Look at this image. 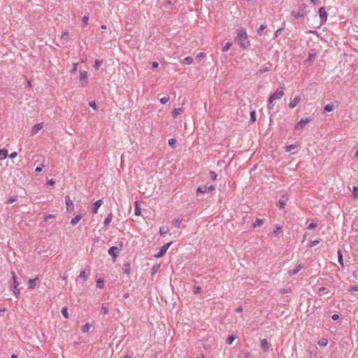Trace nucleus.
I'll use <instances>...</instances> for the list:
<instances>
[{"instance_id": "nucleus-1", "label": "nucleus", "mask_w": 358, "mask_h": 358, "mask_svg": "<svg viewBox=\"0 0 358 358\" xmlns=\"http://www.w3.org/2000/svg\"><path fill=\"white\" fill-rule=\"evenodd\" d=\"M236 41L243 49H247L250 46V41L245 29H241L236 36Z\"/></svg>"}, {"instance_id": "nucleus-2", "label": "nucleus", "mask_w": 358, "mask_h": 358, "mask_svg": "<svg viewBox=\"0 0 358 358\" xmlns=\"http://www.w3.org/2000/svg\"><path fill=\"white\" fill-rule=\"evenodd\" d=\"M284 94L285 93L283 88H278L273 94L270 95L268 99V110H272L275 105V101L280 100L284 96Z\"/></svg>"}, {"instance_id": "nucleus-3", "label": "nucleus", "mask_w": 358, "mask_h": 358, "mask_svg": "<svg viewBox=\"0 0 358 358\" xmlns=\"http://www.w3.org/2000/svg\"><path fill=\"white\" fill-rule=\"evenodd\" d=\"M306 6L305 4H301L299 7V10H297V12L294 11V10L292 11L291 15L294 19H299L300 17H303L306 14Z\"/></svg>"}, {"instance_id": "nucleus-4", "label": "nucleus", "mask_w": 358, "mask_h": 358, "mask_svg": "<svg viewBox=\"0 0 358 358\" xmlns=\"http://www.w3.org/2000/svg\"><path fill=\"white\" fill-rule=\"evenodd\" d=\"M11 275H12V280H13V283L10 286L11 289H12L13 292L14 293V294L15 296H18L20 295V290L17 288L19 283L17 282V276L14 271L11 272Z\"/></svg>"}, {"instance_id": "nucleus-5", "label": "nucleus", "mask_w": 358, "mask_h": 358, "mask_svg": "<svg viewBox=\"0 0 358 358\" xmlns=\"http://www.w3.org/2000/svg\"><path fill=\"white\" fill-rule=\"evenodd\" d=\"M309 122L310 119L308 117L301 119L299 122H297L295 124V130L301 131Z\"/></svg>"}, {"instance_id": "nucleus-6", "label": "nucleus", "mask_w": 358, "mask_h": 358, "mask_svg": "<svg viewBox=\"0 0 358 358\" xmlns=\"http://www.w3.org/2000/svg\"><path fill=\"white\" fill-rule=\"evenodd\" d=\"M171 244H172V243H171V242L164 244V245L160 248V250H159V252H157V254H155V257H156V258H160V257H163V256L166 254V252L167 250L169 249V248L170 247V245H171Z\"/></svg>"}, {"instance_id": "nucleus-7", "label": "nucleus", "mask_w": 358, "mask_h": 358, "mask_svg": "<svg viewBox=\"0 0 358 358\" xmlns=\"http://www.w3.org/2000/svg\"><path fill=\"white\" fill-rule=\"evenodd\" d=\"M319 15H320V22L322 24L327 21V13L325 10L324 8H323V7L320 8Z\"/></svg>"}, {"instance_id": "nucleus-8", "label": "nucleus", "mask_w": 358, "mask_h": 358, "mask_svg": "<svg viewBox=\"0 0 358 358\" xmlns=\"http://www.w3.org/2000/svg\"><path fill=\"white\" fill-rule=\"evenodd\" d=\"M65 201L66 205V210L68 212H72L74 210V205L69 196L65 197Z\"/></svg>"}, {"instance_id": "nucleus-9", "label": "nucleus", "mask_w": 358, "mask_h": 358, "mask_svg": "<svg viewBox=\"0 0 358 358\" xmlns=\"http://www.w3.org/2000/svg\"><path fill=\"white\" fill-rule=\"evenodd\" d=\"M119 251L120 250L118 249V248L115 246H113L109 248L108 254L113 257L114 261H115Z\"/></svg>"}, {"instance_id": "nucleus-10", "label": "nucleus", "mask_w": 358, "mask_h": 358, "mask_svg": "<svg viewBox=\"0 0 358 358\" xmlns=\"http://www.w3.org/2000/svg\"><path fill=\"white\" fill-rule=\"evenodd\" d=\"M103 204V201L101 199H99L95 201L92 206V213L93 214H96L98 212L99 208Z\"/></svg>"}, {"instance_id": "nucleus-11", "label": "nucleus", "mask_w": 358, "mask_h": 358, "mask_svg": "<svg viewBox=\"0 0 358 358\" xmlns=\"http://www.w3.org/2000/svg\"><path fill=\"white\" fill-rule=\"evenodd\" d=\"M303 268V265L302 264H299L294 268L290 269L288 271V274L290 276H293L296 275L302 268Z\"/></svg>"}, {"instance_id": "nucleus-12", "label": "nucleus", "mask_w": 358, "mask_h": 358, "mask_svg": "<svg viewBox=\"0 0 358 358\" xmlns=\"http://www.w3.org/2000/svg\"><path fill=\"white\" fill-rule=\"evenodd\" d=\"M301 101L300 96H296L289 103V108L291 109L294 108Z\"/></svg>"}, {"instance_id": "nucleus-13", "label": "nucleus", "mask_w": 358, "mask_h": 358, "mask_svg": "<svg viewBox=\"0 0 358 358\" xmlns=\"http://www.w3.org/2000/svg\"><path fill=\"white\" fill-rule=\"evenodd\" d=\"M88 73L86 71H82L80 73V80L83 82L82 85L83 87L85 86L87 84Z\"/></svg>"}, {"instance_id": "nucleus-14", "label": "nucleus", "mask_w": 358, "mask_h": 358, "mask_svg": "<svg viewBox=\"0 0 358 358\" xmlns=\"http://www.w3.org/2000/svg\"><path fill=\"white\" fill-rule=\"evenodd\" d=\"M43 128V123H38L35 124L31 130V134L33 135L36 134L39 131H41Z\"/></svg>"}, {"instance_id": "nucleus-15", "label": "nucleus", "mask_w": 358, "mask_h": 358, "mask_svg": "<svg viewBox=\"0 0 358 358\" xmlns=\"http://www.w3.org/2000/svg\"><path fill=\"white\" fill-rule=\"evenodd\" d=\"M260 345L264 352H267L268 350V342L266 338L260 340Z\"/></svg>"}, {"instance_id": "nucleus-16", "label": "nucleus", "mask_w": 358, "mask_h": 358, "mask_svg": "<svg viewBox=\"0 0 358 358\" xmlns=\"http://www.w3.org/2000/svg\"><path fill=\"white\" fill-rule=\"evenodd\" d=\"M37 280H38L37 278L30 279L28 282V288L30 289H34L36 286Z\"/></svg>"}, {"instance_id": "nucleus-17", "label": "nucleus", "mask_w": 358, "mask_h": 358, "mask_svg": "<svg viewBox=\"0 0 358 358\" xmlns=\"http://www.w3.org/2000/svg\"><path fill=\"white\" fill-rule=\"evenodd\" d=\"M183 111H184V109L182 108H175L172 111V116L173 117H176L178 115H181L183 113Z\"/></svg>"}, {"instance_id": "nucleus-18", "label": "nucleus", "mask_w": 358, "mask_h": 358, "mask_svg": "<svg viewBox=\"0 0 358 358\" xmlns=\"http://www.w3.org/2000/svg\"><path fill=\"white\" fill-rule=\"evenodd\" d=\"M82 215H76L71 220V224L73 226H75L77 224L80 220L82 219Z\"/></svg>"}, {"instance_id": "nucleus-19", "label": "nucleus", "mask_w": 358, "mask_h": 358, "mask_svg": "<svg viewBox=\"0 0 358 358\" xmlns=\"http://www.w3.org/2000/svg\"><path fill=\"white\" fill-rule=\"evenodd\" d=\"M264 221L262 219L257 218L255 222L252 223V227L254 228L261 227L264 224Z\"/></svg>"}, {"instance_id": "nucleus-20", "label": "nucleus", "mask_w": 358, "mask_h": 358, "mask_svg": "<svg viewBox=\"0 0 358 358\" xmlns=\"http://www.w3.org/2000/svg\"><path fill=\"white\" fill-rule=\"evenodd\" d=\"M337 258H338V263L342 266V268H344L345 266H344L343 255H342V254L341 253L340 251L337 252Z\"/></svg>"}, {"instance_id": "nucleus-21", "label": "nucleus", "mask_w": 358, "mask_h": 358, "mask_svg": "<svg viewBox=\"0 0 358 358\" xmlns=\"http://www.w3.org/2000/svg\"><path fill=\"white\" fill-rule=\"evenodd\" d=\"M8 155V152L6 149H1L0 150V159L3 160L5 159Z\"/></svg>"}, {"instance_id": "nucleus-22", "label": "nucleus", "mask_w": 358, "mask_h": 358, "mask_svg": "<svg viewBox=\"0 0 358 358\" xmlns=\"http://www.w3.org/2000/svg\"><path fill=\"white\" fill-rule=\"evenodd\" d=\"M207 191V187L203 186V187H199L196 189V195L199 196V194H202L205 193Z\"/></svg>"}, {"instance_id": "nucleus-23", "label": "nucleus", "mask_w": 358, "mask_h": 358, "mask_svg": "<svg viewBox=\"0 0 358 358\" xmlns=\"http://www.w3.org/2000/svg\"><path fill=\"white\" fill-rule=\"evenodd\" d=\"M131 266L129 263H125L123 266V271L124 272L129 275L130 273Z\"/></svg>"}, {"instance_id": "nucleus-24", "label": "nucleus", "mask_w": 358, "mask_h": 358, "mask_svg": "<svg viewBox=\"0 0 358 358\" xmlns=\"http://www.w3.org/2000/svg\"><path fill=\"white\" fill-rule=\"evenodd\" d=\"M358 198V187L357 186H354L352 187V199H356Z\"/></svg>"}, {"instance_id": "nucleus-25", "label": "nucleus", "mask_w": 358, "mask_h": 358, "mask_svg": "<svg viewBox=\"0 0 358 358\" xmlns=\"http://www.w3.org/2000/svg\"><path fill=\"white\" fill-rule=\"evenodd\" d=\"M169 231V229L167 227H161L159 228V234L161 236H164L165 234H166Z\"/></svg>"}, {"instance_id": "nucleus-26", "label": "nucleus", "mask_w": 358, "mask_h": 358, "mask_svg": "<svg viewBox=\"0 0 358 358\" xmlns=\"http://www.w3.org/2000/svg\"><path fill=\"white\" fill-rule=\"evenodd\" d=\"M90 271L87 273L85 271H82L80 273V278H82L84 281L86 280L87 276L89 275Z\"/></svg>"}, {"instance_id": "nucleus-27", "label": "nucleus", "mask_w": 358, "mask_h": 358, "mask_svg": "<svg viewBox=\"0 0 358 358\" xmlns=\"http://www.w3.org/2000/svg\"><path fill=\"white\" fill-rule=\"evenodd\" d=\"M285 206V201H283L282 199H280L277 203L278 208L280 209H283Z\"/></svg>"}, {"instance_id": "nucleus-28", "label": "nucleus", "mask_w": 358, "mask_h": 358, "mask_svg": "<svg viewBox=\"0 0 358 358\" xmlns=\"http://www.w3.org/2000/svg\"><path fill=\"white\" fill-rule=\"evenodd\" d=\"M270 70H271V69L268 67H262L258 70L257 74L261 75L265 72L269 71Z\"/></svg>"}, {"instance_id": "nucleus-29", "label": "nucleus", "mask_w": 358, "mask_h": 358, "mask_svg": "<svg viewBox=\"0 0 358 358\" xmlns=\"http://www.w3.org/2000/svg\"><path fill=\"white\" fill-rule=\"evenodd\" d=\"M266 24H261L257 29V34L261 36L263 34L264 30L266 28Z\"/></svg>"}, {"instance_id": "nucleus-30", "label": "nucleus", "mask_w": 358, "mask_h": 358, "mask_svg": "<svg viewBox=\"0 0 358 358\" xmlns=\"http://www.w3.org/2000/svg\"><path fill=\"white\" fill-rule=\"evenodd\" d=\"M232 43L231 42H227L224 45V48H222V52H227L231 47Z\"/></svg>"}, {"instance_id": "nucleus-31", "label": "nucleus", "mask_w": 358, "mask_h": 358, "mask_svg": "<svg viewBox=\"0 0 358 358\" xmlns=\"http://www.w3.org/2000/svg\"><path fill=\"white\" fill-rule=\"evenodd\" d=\"M236 339V337L234 335L229 336L227 339V343L228 345H231L234 341Z\"/></svg>"}, {"instance_id": "nucleus-32", "label": "nucleus", "mask_w": 358, "mask_h": 358, "mask_svg": "<svg viewBox=\"0 0 358 358\" xmlns=\"http://www.w3.org/2000/svg\"><path fill=\"white\" fill-rule=\"evenodd\" d=\"M318 345L320 347H324L327 345V340L325 338H322L318 341Z\"/></svg>"}, {"instance_id": "nucleus-33", "label": "nucleus", "mask_w": 358, "mask_h": 358, "mask_svg": "<svg viewBox=\"0 0 358 358\" xmlns=\"http://www.w3.org/2000/svg\"><path fill=\"white\" fill-rule=\"evenodd\" d=\"M333 110H334V106H333V105H331V104H327L324 108V112H331Z\"/></svg>"}, {"instance_id": "nucleus-34", "label": "nucleus", "mask_w": 358, "mask_h": 358, "mask_svg": "<svg viewBox=\"0 0 358 358\" xmlns=\"http://www.w3.org/2000/svg\"><path fill=\"white\" fill-rule=\"evenodd\" d=\"M134 213H135L136 215H139L141 214V209H140V207H139V205H138V202L135 203Z\"/></svg>"}, {"instance_id": "nucleus-35", "label": "nucleus", "mask_w": 358, "mask_h": 358, "mask_svg": "<svg viewBox=\"0 0 358 358\" xmlns=\"http://www.w3.org/2000/svg\"><path fill=\"white\" fill-rule=\"evenodd\" d=\"M180 223H181V220L179 219V218H176L173 220V225L177 227V228H179L180 227Z\"/></svg>"}, {"instance_id": "nucleus-36", "label": "nucleus", "mask_w": 358, "mask_h": 358, "mask_svg": "<svg viewBox=\"0 0 358 358\" xmlns=\"http://www.w3.org/2000/svg\"><path fill=\"white\" fill-rule=\"evenodd\" d=\"M61 313L62 314V315L65 317V318H68L69 317V313H68V310H67V308L66 307H64L62 308V310H61Z\"/></svg>"}, {"instance_id": "nucleus-37", "label": "nucleus", "mask_w": 358, "mask_h": 358, "mask_svg": "<svg viewBox=\"0 0 358 358\" xmlns=\"http://www.w3.org/2000/svg\"><path fill=\"white\" fill-rule=\"evenodd\" d=\"M90 328H91V325L90 324L87 323L83 326L82 331L83 333H87L90 331Z\"/></svg>"}, {"instance_id": "nucleus-38", "label": "nucleus", "mask_w": 358, "mask_h": 358, "mask_svg": "<svg viewBox=\"0 0 358 358\" xmlns=\"http://www.w3.org/2000/svg\"><path fill=\"white\" fill-rule=\"evenodd\" d=\"M169 96H165L159 99V101L162 104H166L169 101Z\"/></svg>"}, {"instance_id": "nucleus-39", "label": "nucleus", "mask_w": 358, "mask_h": 358, "mask_svg": "<svg viewBox=\"0 0 358 358\" xmlns=\"http://www.w3.org/2000/svg\"><path fill=\"white\" fill-rule=\"evenodd\" d=\"M111 220H112V214H111V213H110V214L107 216V217L105 219V220H104V224H105V225H108V224H109L110 223Z\"/></svg>"}, {"instance_id": "nucleus-40", "label": "nucleus", "mask_w": 358, "mask_h": 358, "mask_svg": "<svg viewBox=\"0 0 358 358\" xmlns=\"http://www.w3.org/2000/svg\"><path fill=\"white\" fill-rule=\"evenodd\" d=\"M281 231H282V227L280 225H276L273 230V233L275 234H278L281 233Z\"/></svg>"}, {"instance_id": "nucleus-41", "label": "nucleus", "mask_w": 358, "mask_h": 358, "mask_svg": "<svg viewBox=\"0 0 358 358\" xmlns=\"http://www.w3.org/2000/svg\"><path fill=\"white\" fill-rule=\"evenodd\" d=\"M96 286L99 288L102 289L103 287V280L102 279L99 278L96 280Z\"/></svg>"}, {"instance_id": "nucleus-42", "label": "nucleus", "mask_w": 358, "mask_h": 358, "mask_svg": "<svg viewBox=\"0 0 358 358\" xmlns=\"http://www.w3.org/2000/svg\"><path fill=\"white\" fill-rule=\"evenodd\" d=\"M250 120L252 122H255L256 121V113L255 110H252L250 112Z\"/></svg>"}, {"instance_id": "nucleus-43", "label": "nucleus", "mask_w": 358, "mask_h": 358, "mask_svg": "<svg viewBox=\"0 0 358 358\" xmlns=\"http://www.w3.org/2000/svg\"><path fill=\"white\" fill-rule=\"evenodd\" d=\"M296 148V146L294 145H289L285 146V150L286 152H290L291 150Z\"/></svg>"}, {"instance_id": "nucleus-44", "label": "nucleus", "mask_w": 358, "mask_h": 358, "mask_svg": "<svg viewBox=\"0 0 358 358\" xmlns=\"http://www.w3.org/2000/svg\"><path fill=\"white\" fill-rule=\"evenodd\" d=\"M184 62L187 64H191L193 62V59L191 57H187L184 59Z\"/></svg>"}, {"instance_id": "nucleus-45", "label": "nucleus", "mask_w": 358, "mask_h": 358, "mask_svg": "<svg viewBox=\"0 0 358 358\" xmlns=\"http://www.w3.org/2000/svg\"><path fill=\"white\" fill-rule=\"evenodd\" d=\"M101 64H102V62L96 59L94 62V68L96 69H99Z\"/></svg>"}, {"instance_id": "nucleus-46", "label": "nucleus", "mask_w": 358, "mask_h": 358, "mask_svg": "<svg viewBox=\"0 0 358 358\" xmlns=\"http://www.w3.org/2000/svg\"><path fill=\"white\" fill-rule=\"evenodd\" d=\"M169 145L171 147V148H175V144H176V140L174 138H170L169 139Z\"/></svg>"}, {"instance_id": "nucleus-47", "label": "nucleus", "mask_w": 358, "mask_h": 358, "mask_svg": "<svg viewBox=\"0 0 358 358\" xmlns=\"http://www.w3.org/2000/svg\"><path fill=\"white\" fill-rule=\"evenodd\" d=\"M319 243H320L319 241H317V240L313 241L310 242L308 247H310V248L314 247V246L317 245Z\"/></svg>"}, {"instance_id": "nucleus-48", "label": "nucleus", "mask_w": 358, "mask_h": 358, "mask_svg": "<svg viewBox=\"0 0 358 358\" xmlns=\"http://www.w3.org/2000/svg\"><path fill=\"white\" fill-rule=\"evenodd\" d=\"M83 24L84 26H86L87 24H88V20H89V17L88 16H86L85 15L83 17Z\"/></svg>"}, {"instance_id": "nucleus-49", "label": "nucleus", "mask_w": 358, "mask_h": 358, "mask_svg": "<svg viewBox=\"0 0 358 358\" xmlns=\"http://www.w3.org/2000/svg\"><path fill=\"white\" fill-rule=\"evenodd\" d=\"M89 105L91 108H92L94 110H97V106L95 101H90L89 103Z\"/></svg>"}, {"instance_id": "nucleus-50", "label": "nucleus", "mask_w": 358, "mask_h": 358, "mask_svg": "<svg viewBox=\"0 0 358 358\" xmlns=\"http://www.w3.org/2000/svg\"><path fill=\"white\" fill-rule=\"evenodd\" d=\"M101 312L103 315H107L108 311V308L105 306V305H102V307H101Z\"/></svg>"}, {"instance_id": "nucleus-51", "label": "nucleus", "mask_w": 358, "mask_h": 358, "mask_svg": "<svg viewBox=\"0 0 358 358\" xmlns=\"http://www.w3.org/2000/svg\"><path fill=\"white\" fill-rule=\"evenodd\" d=\"M159 266L156 264V265H154L152 268V274H155L159 269Z\"/></svg>"}, {"instance_id": "nucleus-52", "label": "nucleus", "mask_w": 358, "mask_h": 358, "mask_svg": "<svg viewBox=\"0 0 358 358\" xmlns=\"http://www.w3.org/2000/svg\"><path fill=\"white\" fill-rule=\"evenodd\" d=\"M55 215L52 214H48L44 217V220L48 221L49 219L54 218Z\"/></svg>"}, {"instance_id": "nucleus-53", "label": "nucleus", "mask_w": 358, "mask_h": 358, "mask_svg": "<svg viewBox=\"0 0 358 358\" xmlns=\"http://www.w3.org/2000/svg\"><path fill=\"white\" fill-rule=\"evenodd\" d=\"M317 227V224L314 222H311L308 226V229H312Z\"/></svg>"}, {"instance_id": "nucleus-54", "label": "nucleus", "mask_w": 358, "mask_h": 358, "mask_svg": "<svg viewBox=\"0 0 358 358\" xmlns=\"http://www.w3.org/2000/svg\"><path fill=\"white\" fill-rule=\"evenodd\" d=\"M78 63H74L73 65V69H71V73H75L77 69H78Z\"/></svg>"}, {"instance_id": "nucleus-55", "label": "nucleus", "mask_w": 358, "mask_h": 358, "mask_svg": "<svg viewBox=\"0 0 358 358\" xmlns=\"http://www.w3.org/2000/svg\"><path fill=\"white\" fill-rule=\"evenodd\" d=\"M210 175L211 178L213 180H215L217 178V174H216V173L215 171H210Z\"/></svg>"}, {"instance_id": "nucleus-56", "label": "nucleus", "mask_w": 358, "mask_h": 358, "mask_svg": "<svg viewBox=\"0 0 358 358\" xmlns=\"http://www.w3.org/2000/svg\"><path fill=\"white\" fill-rule=\"evenodd\" d=\"M68 36H69L68 32L67 31H64V32L62 33L61 38L62 39L67 40L68 39Z\"/></svg>"}, {"instance_id": "nucleus-57", "label": "nucleus", "mask_w": 358, "mask_h": 358, "mask_svg": "<svg viewBox=\"0 0 358 358\" xmlns=\"http://www.w3.org/2000/svg\"><path fill=\"white\" fill-rule=\"evenodd\" d=\"M326 290H327V288L326 287H321L320 289H319V294L320 295H322L323 294H325L326 293Z\"/></svg>"}, {"instance_id": "nucleus-58", "label": "nucleus", "mask_w": 358, "mask_h": 358, "mask_svg": "<svg viewBox=\"0 0 358 358\" xmlns=\"http://www.w3.org/2000/svg\"><path fill=\"white\" fill-rule=\"evenodd\" d=\"M313 59H314V55L310 54V55H309L306 62H311L313 60Z\"/></svg>"}, {"instance_id": "nucleus-59", "label": "nucleus", "mask_w": 358, "mask_h": 358, "mask_svg": "<svg viewBox=\"0 0 358 358\" xmlns=\"http://www.w3.org/2000/svg\"><path fill=\"white\" fill-rule=\"evenodd\" d=\"M282 31V28H280V29H278L275 33V38H277L278 36V35L281 33V31Z\"/></svg>"}, {"instance_id": "nucleus-60", "label": "nucleus", "mask_w": 358, "mask_h": 358, "mask_svg": "<svg viewBox=\"0 0 358 358\" xmlns=\"http://www.w3.org/2000/svg\"><path fill=\"white\" fill-rule=\"evenodd\" d=\"M350 291H351V292H358V287L357 286H351L350 287Z\"/></svg>"}, {"instance_id": "nucleus-61", "label": "nucleus", "mask_w": 358, "mask_h": 358, "mask_svg": "<svg viewBox=\"0 0 358 358\" xmlns=\"http://www.w3.org/2000/svg\"><path fill=\"white\" fill-rule=\"evenodd\" d=\"M47 184L48 185L52 186L55 184V180L53 179H50L47 181Z\"/></svg>"}, {"instance_id": "nucleus-62", "label": "nucleus", "mask_w": 358, "mask_h": 358, "mask_svg": "<svg viewBox=\"0 0 358 358\" xmlns=\"http://www.w3.org/2000/svg\"><path fill=\"white\" fill-rule=\"evenodd\" d=\"M205 56V54L203 52H200L197 55H196V57L199 59H201V58L204 57Z\"/></svg>"}, {"instance_id": "nucleus-63", "label": "nucleus", "mask_w": 358, "mask_h": 358, "mask_svg": "<svg viewBox=\"0 0 358 358\" xmlns=\"http://www.w3.org/2000/svg\"><path fill=\"white\" fill-rule=\"evenodd\" d=\"M17 156V152H12V153L10 155V157L11 159H14V158H15Z\"/></svg>"}, {"instance_id": "nucleus-64", "label": "nucleus", "mask_w": 358, "mask_h": 358, "mask_svg": "<svg viewBox=\"0 0 358 358\" xmlns=\"http://www.w3.org/2000/svg\"><path fill=\"white\" fill-rule=\"evenodd\" d=\"M243 310V307L241 306L237 307L236 309V311L237 313H242Z\"/></svg>"}]
</instances>
